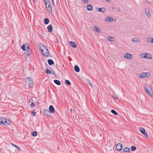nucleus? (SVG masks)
I'll return each mask as SVG.
<instances>
[{
    "label": "nucleus",
    "instance_id": "obj_37",
    "mask_svg": "<svg viewBox=\"0 0 153 153\" xmlns=\"http://www.w3.org/2000/svg\"><path fill=\"white\" fill-rule=\"evenodd\" d=\"M146 137H148L149 136L148 134L145 132L143 134Z\"/></svg>",
    "mask_w": 153,
    "mask_h": 153
},
{
    "label": "nucleus",
    "instance_id": "obj_13",
    "mask_svg": "<svg viewBox=\"0 0 153 153\" xmlns=\"http://www.w3.org/2000/svg\"><path fill=\"white\" fill-rule=\"evenodd\" d=\"M49 111L52 113H53L55 112V109L52 105H50L49 107Z\"/></svg>",
    "mask_w": 153,
    "mask_h": 153
},
{
    "label": "nucleus",
    "instance_id": "obj_22",
    "mask_svg": "<svg viewBox=\"0 0 153 153\" xmlns=\"http://www.w3.org/2000/svg\"><path fill=\"white\" fill-rule=\"evenodd\" d=\"M48 64L50 65H51L54 64L53 61L51 59H49L48 60Z\"/></svg>",
    "mask_w": 153,
    "mask_h": 153
},
{
    "label": "nucleus",
    "instance_id": "obj_38",
    "mask_svg": "<svg viewBox=\"0 0 153 153\" xmlns=\"http://www.w3.org/2000/svg\"><path fill=\"white\" fill-rule=\"evenodd\" d=\"M32 115H33V116H35V114H36V112L35 111H33V112H32Z\"/></svg>",
    "mask_w": 153,
    "mask_h": 153
},
{
    "label": "nucleus",
    "instance_id": "obj_29",
    "mask_svg": "<svg viewBox=\"0 0 153 153\" xmlns=\"http://www.w3.org/2000/svg\"><path fill=\"white\" fill-rule=\"evenodd\" d=\"M65 83L68 85H71V83L68 80H66L65 81Z\"/></svg>",
    "mask_w": 153,
    "mask_h": 153
},
{
    "label": "nucleus",
    "instance_id": "obj_45",
    "mask_svg": "<svg viewBox=\"0 0 153 153\" xmlns=\"http://www.w3.org/2000/svg\"><path fill=\"white\" fill-rule=\"evenodd\" d=\"M32 101V99H30V100H29L30 102H31V101Z\"/></svg>",
    "mask_w": 153,
    "mask_h": 153
},
{
    "label": "nucleus",
    "instance_id": "obj_16",
    "mask_svg": "<svg viewBox=\"0 0 153 153\" xmlns=\"http://www.w3.org/2000/svg\"><path fill=\"white\" fill-rule=\"evenodd\" d=\"M49 111L47 110H45L44 111V114L46 116H49L50 114Z\"/></svg>",
    "mask_w": 153,
    "mask_h": 153
},
{
    "label": "nucleus",
    "instance_id": "obj_10",
    "mask_svg": "<svg viewBox=\"0 0 153 153\" xmlns=\"http://www.w3.org/2000/svg\"><path fill=\"white\" fill-rule=\"evenodd\" d=\"M47 1H48V0H45V2L46 3V6L47 8V10L49 11L51 10V5L49 3H48Z\"/></svg>",
    "mask_w": 153,
    "mask_h": 153
},
{
    "label": "nucleus",
    "instance_id": "obj_46",
    "mask_svg": "<svg viewBox=\"0 0 153 153\" xmlns=\"http://www.w3.org/2000/svg\"><path fill=\"white\" fill-rule=\"evenodd\" d=\"M27 49L28 50V51H29V48H28V46H27Z\"/></svg>",
    "mask_w": 153,
    "mask_h": 153
},
{
    "label": "nucleus",
    "instance_id": "obj_3",
    "mask_svg": "<svg viewBox=\"0 0 153 153\" xmlns=\"http://www.w3.org/2000/svg\"><path fill=\"white\" fill-rule=\"evenodd\" d=\"M25 83L26 86H27L29 88H31L33 86V81L30 78H26L25 79Z\"/></svg>",
    "mask_w": 153,
    "mask_h": 153
},
{
    "label": "nucleus",
    "instance_id": "obj_28",
    "mask_svg": "<svg viewBox=\"0 0 153 153\" xmlns=\"http://www.w3.org/2000/svg\"><path fill=\"white\" fill-rule=\"evenodd\" d=\"M37 132L36 131H34L32 133L31 135L32 136H36L37 135Z\"/></svg>",
    "mask_w": 153,
    "mask_h": 153
},
{
    "label": "nucleus",
    "instance_id": "obj_44",
    "mask_svg": "<svg viewBox=\"0 0 153 153\" xmlns=\"http://www.w3.org/2000/svg\"><path fill=\"white\" fill-rule=\"evenodd\" d=\"M106 1L108 2H110L111 0H105Z\"/></svg>",
    "mask_w": 153,
    "mask_h": 153
},
{
    "label": "nucleus",
    "instance_id": "obj_4",
    "mask_svg": "<svg viewBox=\"0 0 153 153\" xmlns=\"http://www.w3.org/2000/svg\"><path fill=\"white\" fill-rule=\"evenodd\" d=\"M140 56L142 58H146L150 59L152 58V55L147 53H144L140 55Z\"/></svg>",
    "mask_w": 153,
    "mask_h": 153
},
{
    "label": "nucleus",
    "instance_id": "obj_15",
    "mask_svg": "<svg viewBox=\"0 0 153 153\" xmlns=\"http://www.w3.org/2000/svg\"><path fill=\"white\" fill-rule=\"evenodd\" d=\"M98 9H99L98 11L101 12L102 13H104L106 11L105 9L103 7L100 8Z\"/></svg>",
    "mask_w": 153,
    "mask_h": 153
},
{
    "label": "nucleus",
    "instance_id": "obj_49",
    "mask_svg": "<svg viewBox=\"0 0 153 153\" xmlns=\"http://www.w3.org/2000/svg\"><path fill=\"white\" fill-rule=\"evenodd\" d=\"M27 55H29V54L28 53V54H27Z\"/></svg>",
    "mask_w": 153,
    "mask_h": 153
},
{
    "label": "nucleus",
    "instance_id": "obj_24",
    "mask_svg": "<svg viewBox=\"0 0 153 153\" xmlns=\"http://www.w3.org/2000/svg\"><path fill=\"white\" fill-rule=\"evenodd\" d=\"M54 82L55 84L58 85H60L61 84L60 82L58 80L55 79L54 80Z\"/></svg>",
    "mask_w": 153,
    "mask_h": 153
},
{
    "label": "nucleus",
    "instance_id": "obj_12",
    "mask_svg": "<svg viewBox=\"0 0 153 153\" xmlns=\"http://www.w3.org/2000/svg\"><path fill=\"white\" fill-rule=\"evenodd\" d=\"M122 144L121 143H118L116 146V149L119 151L121 150L122 148Z\"/></svg>",
    "mask_w": 153,
    "mask_h": 153
},
{
    "label": "nucleus",
    "instance_id": "obj_26",
    "mask_svg": "<svg viewBox=\"0 0 153 153\" xmlns=\"http://www.w3.org/2000/svg\"><path fill=\"white\" fill-rule=\"evenodd\" d=\"M45 23V24H47L49 23V21L48 19L46 18L44 20Z\"/></svg>",
    "mask_w": 153,
    "mask_h": 153
},
{
    "label": "nucleus",
    "instance_id": "obj_23",
    "mask_svg": "<svg viewBox=\"0 0 153 153\" xmlns=\"http://www.w3.org/2000/svg\"><path fill=\"white\" fill-rule=\"evenodd\" d=\"M74 70L76 72H79V67L77 65H76L74 67Z\"/></svg>",
    "mask_w": 153,
    "mask_h": 153
},
{
    "label": "nucleus",
    "instance_id": "obj_33",
    "mask_svg": "<svg viewBox=\"0 0 153 153\" xmlns=\"http://www.w3.org/2000/svg\"><path fill=\"white\" fill-rule=\"evenodd\" d=\"M151 38H148L146 39V41L148 43L150 42L151 40Z\"/></svg>",
    "mask_w": 153,
    "mask_h": 153
},
{
    "label": "nucleus",
    "instance_id": "obj_30",
    "mask_svg": "<svg viewBox=\"0 0 153 153\" xmlns=\"http://www.w3.org/2000/svg\"><path fill=\"white\" fill-rule=\"evenodd\" d=\"M11 144L13 146L15 147L17 149L19 150L20 151V149L16 145H15L14 144H13V143H11Z\"/></svg>",
    "mask_w": 153,
    "mask_h": 153
},
{
    "label": "nucleus",
    "instance_id": "obj_6",
    "mask_svg": "<svg viewBox=\"0 0 153 153\" xmlns=\"http://www.w3.org/2000/svg\"><path fill=\"white\" fill-rule=\"evenodd\" d=\"M151 74L149 72H143L140 74V77L141 78H147L150 76Z\"/></svg>",
    "mask_w": 153,
    "mask_h": 153
},
{
    "label": "nucleus",
    "instance_id": "obj_39",
    "mask_svg": "<svg viewBox=\"0 0 153 153\" xmlns=\"http://www.w3.org/2000/svg\"><path fill=\"white\" fill-rule=\"evenodd\" d=\"M30 105L31 107H32L34 105V103H31Z\"/></svg>",
    "mask_w": 153,
    "mask_h": 153
},
{
    "label": "nucleus",
    "instance_id": "obj_41",
    "mask_svg": "<svg viewBox=\"0 0 153 153\" xmlns=\"http://www.w3.org/2000/svg\"><path fill=\"white\" fill-rule=\"evenodd\" d=\"M52 2L53 4V5L55 6V3L54 2V0H52Z\"/></svg>",
    "mask_w": 153,
    "mask_h": 153
},
{
    "label": "nucleus",
    "instance_id": "obj_48",
    "mask_svg": "<svg viewBox=\"0 0 153 153\" xmlns=\"http://www.w3.org/2000/svg\"><path fill=\"white\" fill-rule=\"evenodd\" d=\"M114 8H115L114 7H112V9H113V10L114 9Z\"/></svg>",
    "mask_w": 153,
    "mask_h": 153
},
{
    "label": "nucleus",
    "instance_id": "obj_43",
    "mask_svg": "<svg viewBox=\"0 0 153 153\" xmlns=\"http://www.w3.org/2000/svg\"><path fill=\"white\" fill-rule=\"evenodd\" d=\"M89 84L91 86H92V84L91 83V82H89Z\"/></svg>",
    "mask_w": 153,
    "mask_h": 153
},
{
    "label": "nucleus",
    "instance_id": "obj_17",
    "mask_svg": "<svg viewBox=\"0 0 153 153\" xmlns=\"http://www.w3.org/2000/svg\"><path fill=\"white\" fill-rule=\"evenodd\" d=\"M47 28L48 30V31L51 32L53 30L52 26L51 25H49L48 27Z\"/></svg>",
    "mask_w": 153,
    "mask_h": 153
},
{
    "label": "nucleus",
    "instance_id": "obj_7",
    "mask_svg": "<svg viewBox=\"0 0 153 153\" xmlns=\"http://www.w3.org/2000/svg\"><path fill=\"white\" fill-rule=\"evenodd\" d=\"M144 11L147 17L149 19L150 18L151 16V15L149 8L147 7L145 8L144 9Z\"/></svg>",
    "mask_w": 153,
    "mask_h": 153
},
{
    "label": "nucleus",
    "instance_id": "obj_27",
    "mask_svg": "<svg viewBox=\"0 0 153 153\" xmlns=\"http://www.w3.org/2000/svg\"><path fill=\"white\" fill-rule=\"evenodd\" d=\"M26 48V45L25 44H23L21 47L22 49L23 50L25 51V48Z\"/></svg>",
    "mask_w": 153,
    "mask_h": 153
},
{
    "label": "nucleus",
    "instance_id": "obj_36",
    "mask_svg": "<svg viewBox=\"0 0 153 153\" xmlns=\"http://www.w3.org/2000/svg\"><path fill=\"white\" fill-rule=\"evenodd\" d=\"M113 97L115 100H118V98L117 97L116 95H114V96H113Z\"/></svg>",
    "mask_w": 153,
    "mask_h": 153
},
{
    "label": "nucleus",
    "instance_id": "obj_47",
    "mask_svg": "<svg viewBox=\"0 0 153 153\" xmlns=\"http://www.w3.org/2000/svg\"><path fill=\"white\" fill-rule=\"evenodd\" d=\"M70 111H72V109L71 108L70 109Z\"/></svg>",
    "mask_w": 153,
    "mask_h": 153
},
{
    "label": "nucleus",
    "instance_id": "obj_31",
    "mask_svg": "<svg viewBox=\"0 0 153 153\" xmlns=\"http://www.w3.org/2000/svg\"><path fill=\"white\" fill-rule=\"evenodd\" d=\"M111 112L113 114H114L117 115V113L116 112L114 111V110H111Z\"/></svg>",
    "mask_w": 153,
    "mask_h": 153
},
{
    "label": "nucleus",
    "instance_id": "obj_8",
    "mask_svg": "<svg viewBox=\"0 0 153 153\" xmlns=\"http://www.w3.org/2000/svg\"><path fill=\"white\" fill-rule=\"evenodd\" d=\"M125 58L128 59H132V55L128 53H126L124 55Z\"/></svg>",
    "mask_w": 153,
    "mask_h": 153
},
{
    "label": "nucleus",
    "instance_id": "obj_5",
    "mask_svg": "<svg viewBox=\"0 0 153 153\" xmlns=\"http://www.w3.org/2000/svg\"><path fill=\"white\" fill-rule=\"evenodd\" d=\"M0 123L7 125L10 124V122L9 120L7 121L6 119L4 118L0 117Z\"/></svg>",
    "mask_w": 153,
    "mask_h": 153
},
{
    "label": "nucleus",
    "instance_id": "obj_25",
    "mask_svg": "<svg viewBox=\"0 0 153 153\" xmlns=\"http://www.w3.org/2000/svg\"><path fill=\"white\" fill-rule=\"evenodd\" d=\"M139 130L142 134H143L145 132V130L144 128L140 127L139 128Z\"/></svg>",
    "mask_w": 153,
    "mask_h": 153
},
{
    "label": "nucleus",
    "instance_id": "obj_18",
    "mask_svg": "<svg viewBox=\"0 0 153 153\" xmlns=\"http://www.w3.org/2000/svg\"><path fill=\"white\" fill-rule=\"evenodd\" d=\"M130 151V149L129 148L125 147L123 149V151L124 152H128Z\"/></svg>",
    "mask_w": 153,
    "mask_h": 153
},
{
    "label": "nucleus",
    "instance_id": "obj_19",
    "mask_svg": "<svg viewBox=\"0 0 153 153\" xmlns=\"http://www.w3.org/2000/svg\"><path fill=\"white\" fill-rule=\"evenodd\" d=\"M87 9L88 10H92L93 9V7L91 5H88L87 6Z\"/></svg>",
    "mask_w": 153,
    "mask_h": 153
},
{
    "label": "nucleus",
    "instance_id": "obj_2",
    "mask_svg": "<svg viewBox=\"0 0 153 153\" xmlns=\"http://www.w3.org/2000/svg\"><path fill=\"white\" fill-rule=\"evenodd\" d=\"M144 88L146 92L148 95L150 97L153 96V91L149 85L145 86Z\"/></svg>",
    "mask_w": 153,
    "mask_h": 153
},
{
    "label": "nucleus",
    "instance_id": "obj_42",
    "mask_svg": "<svg viewBox=\"0 0 153 153\" xmlns=\"http://www.w3.org/2000/svg\"><path fill=\"white\" fill-rule=\"evenodd\" d=\"M151 42L153 43V38L151 39Z\"/></svg>",
    "mask_w": 153,
    "mask_h": 153
},
{
    "label": "nucleus",
    "instance_id": "obj_35",
    "mask_svg": "<svg viewBox=\"0 0 153 153\" xmlns=\"http://www.w3.org/2000/svg\"><path fill=\"white\" fill-rule=\"evenodd\" d=\"M83 2L85 4H88V0H82Z\"/></svg>",
    "mask_w": 153,
    "mask_h": 153
},
{
    "label": "nucleus",
    "instance_id": "obj_11",
    "mask_svg": "<svg viewBox=\"0 0 153 153\" xmlns=\"http://www.w3.org/2000/svg\"><path fill=\"white\" fill-rule=\"evenodd\" d=\"M113 20V18L110 16L107 17L105 19V21L107 22H111Z\"/></svg>",
    "mask_w": 153,
    "mask_h": 153
},
{
    "label": "nucleus",
    "instance_id": "obj_34",
    "mask_svg": "<svg viewBox=\"0 0 153 153\" xmlns=\"http://www.w3.org/2000/svg\"><path fill=\"white\" fill-rule=\"evenodd\" d=\"M136 149V148L134 146H132L131 147V149L133 151H134Z\"/></svg>",
    "mask_w": 153,
    "mask_h": 153
},
{
    "label": "nucleus",
    "instance_id": "obj_1",
    "mask_svg": "<svg viewBox=\"0 0 153 153\" xmlns=\"http://www.w3.org/2000/svg\"><path fill=\"white\" fill-rule=\"evenodd\" d=\"M39 50L43 55L45 56H47L49 54L47 48L42 46L39 48Z\"/></svg>",
    "mask_w": 153,
    "mask_h": 153
},
{
    "label": "nucleus",
    "instance_id": "obj_32",
    "mask_svg": "<svg viewBox=\"0 0 153 153\" xmlns=\"http://www.w3.org/2000/svg\"><path fill=\"white\" fill-rule=\"evenodd\" d=\"M45 71L47 74H49L51 73V71H50L48 69L46 68L45 70Z\"/></svg>",
    "mask_w": 153,
    "mask_h": 153
},
{
    "label": "nucleus",
    "instance_id": "obj_21",
    "mask_svg": "<svg viewBox=\"0 0 153 153\" xmlns=\"http://www.w3.org/2000/svg\"><path fill=\"white\" fill-rule=\"evenodd\" d=\"M94 29H95L94 30L97 33H100L101 31V30L99 29L97 26H95L94 27Z\"/></svg>",
    "mask_w": 153,
    "mask_h": 153
},
{
    "label": "nucleus",
    "instance_id": "obj_9",
    "mask_svg": "<svg viewBox=\"0 0 153 153\" xmlns=\"http://www.w3.org/2000/svg\"><path fill=\"white\" fill-rule=\"evenodd\" d=\"M132 42L134 43H137L141 42V40L137 37H134L132 39Z\"/></svg>",
    "mask_w": 153,
    "mask_h": 153
},
{
    "label": "nucleus",
    "instance_id": "obj_50",
    "mask_svg": "<svg viewBox=\"0 0 153 153\" xmlns=\"http://www.w3.org/2000/svg\"><path fill=\"white\" fill-rule=\"evenodd\" d=\"M152 1L153 2V0H152Z\"/></svg>",
    "mask_w": 153,
    "mask_h": 153
},
{
    "label": "nucleus",
    "instance_id": "obj_14",
    "mask_svg": "<svg viewBox=\"0 0 153 153\" xmlns=\"http://www.w3.org/2000/svg\"><path fill=\"white\" fill-rule=\"evenodd\" d=\"M69 43L72 47L74 48L76 47V45L74 42L71 41L69 42Z\"/></svg>",
    "mask_w": 153,
    "mask_h": 153
},
{
    "label": "nucleus",
    "instance_id": "obj_40",
    "mask_svg": "<svg viewBox=\"0 0 153 153\" xmlns=\"http://www.w3.org/2000/svg\"><path fill=\"white\" fill-rule=\"evenodd\" d=\"M117 11L118 12H120V10L119 8H117Z\"/></svg>",
    "mask_w": 153,
    "mask_h": 153
},
{
    "label": "nucleus",
    "instance_id": "obj_20",
    "mask_svg": "<svg viewBox=\"0 0 153 153\" xmlns=\"http://www.w3.org/2000/svg\"><path fill=\"white\" fill-rule=\"evenodd\" d=\"M107 39L108 40L111 42L114 41V37L111 36H108L107 38Z\"/></svg>",
    "mask_w": 153,
    "mask_h": 153
}]
</instances>
